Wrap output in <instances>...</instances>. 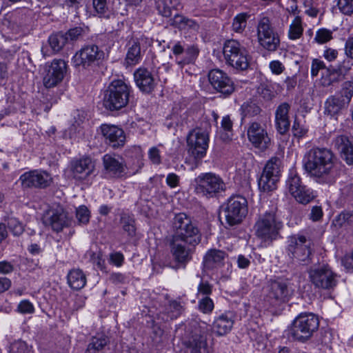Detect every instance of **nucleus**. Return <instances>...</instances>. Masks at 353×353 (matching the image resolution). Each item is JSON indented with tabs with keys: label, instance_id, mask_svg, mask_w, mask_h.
<instances>
[{
	"label": "nucleus",
	"instance_id": "obj_64",
	"mask_svg": "<svg viewBox=\"0 0 353 353\" xmlns=\"http://www.w3.org/2000/svg\"><path fill=\"white\" fill-rule=\"evenodd\" d=\"M109 280L113 284L118 285L125 283L126 282V276L121 273H112L110 274Z\"/></svg>",
	"mask_w": 353,
	"mask_h": 353
},
{
	"label": "nucleus",
	"instance_id": "obj_48",
	"mask_svg": "<svg viewBox=\"0 0 353 353\" xmlns=\"http://www.w3.org/2000/svg\"><path fill=\"white\" fill-rule=\"evenodd\" d=\"M8 228L14 236H19L24 230L22 223L14 217L8 219Z\"/></svg>",
	"mask_w": 353,
	"mask_h": 353
},
{
	"label": "nucleus",
	"instance_id": "obj_58",
	"mask_svg": "<svg viewBox=\"0 0 353 353\" xmlns=\"http://www.w3.org/2000/svg\"><path fill=\"white\" fill-rule=\"evenodd\" d=\"M260 95L266 101L271 100L274 97V92L268 85H261L259 88Z\"/></svg>",
	"mask_w": 353,
	"mask_h": 353
},
{
	"label": "nucleus",
	"instance_id": "obj_30",
	"mask_svg": "<svg viewBox=\"0 0 353 353\" xmlns=\"http://www.w3.org/2000/svg\"><path fill=\"white\" fill-rule=\"evenodd\" d=\"M334 145L339 151L341 158L347 165H353V144L345 135H339L334 139Z\"/></svg>",
	"mask_w": 353,
	"mask_h": 353
},
{
	"label": "nucleus",
	"instance_id": "obj_47",
	"mask_svg": "<svg viewBox=\"0 0 353 353\" xmlns=\"http://www.w3.org/2000/svg\"><path fill=\"white\" fill-rule=\"evenodd\" d=\"M153 342L157 346L162 347L168 342V338L159 327H154Z\"/></svg>",
	"mask_w": 353,
	"mask_h": 353
},
{
	"label": "nucleus",
	"instance_id": "obj_54",
	"mask_svg": "<svg viewBox=\"0 0 353 353\" xmlns=\"http://www.w3.org/2000/svg\"><path fill=\"white\" fill-rule=\"evenodd\" d=\"M90 216V212L85 205L80 206L77 209L76 217L79 223L87 224L89 222Z\"/></svg>",
	"mask_w": 353,
	"mask_h": 353
},
{
	"label": "nucleus",
	"instance_id": "obj_20",
	"mask_svg": "<svg viewBox=\"0 0 353 353\" xmlns=\"http://www.w3.org/2000/svg\"><path fill=\"white\" fill-rule=\"evenodd\" d=\"M100 129L105 143L110 147L116 149L124 146L126 137L123 129L110 124H102Z\"/></svg>",
	"mask_w": 353,
	"mask_h": 353
},
{
	"label": "nucleus",
	"instance_id": "obj_29",
	"mask_svg": "<svg viewBox=\"0 0 353 353\" xmlns=\"http://www.w3.org/2000/svg\"><path fill=\"white\" fill-rule=\"evenodd\" d=\"M227 257L228 254L225 252L217 249H210L204 256L203 266L207 270L219 268L224 265Z\"/></svg>",
	"mask_w": 353,
	"mask_h": 353
},
{
	"label": "nucleus",
	"instance_id": "obj_61",
	"mask_svg": "<svg viewBox=\"0 0 353 353\" xmlns=\"http://www.w3.org/2000/svg\"><path fill=\"white\" fill-rule=\"evenodd\" d=\"M148 156L154 164H159L161 161L160 151L157 147H152L150 149Z\"/></svg>",
	"mask_w": 353,
	"mask_h": 353
},
{
	"label": "nucleus",
	"instance_id": "obj_14",
	"mask_svg": "<svg viewBox=\"0 0 353 353\" xmlns=\"http://www.w3.org/2000/svg\"><path fill=\"white\" fill-rule=\"evenodd\" d=\"M208 133L202 129L192 130L188 135L187 143L189 152L196 159H202L208 148Z\"/></svg>",
	"mask_w": 353,
	"mask_h": 353
},
{
	"label": "nucleus",
	"instance_id": "obj_32",
	"mask_svg": "<svg viewBox=\"0 0 353 353\" xmlns=\"http://www.w3.org/2000/svg\"><path fill=\"white\" fill-rule=\"evenodd\" d=\"M109 343L110 339L105 334L94 336L90 339L85 353H99Z\"/></svg>",
	"mask_w": 353,
	"mask_h": 353
},
{
	"label": "nucleus",
	"instance_id": "obj_56",
	"mask_svg": "<svg viewBox=\"0 0 353 353\" xmlns=\"http://www.w3.org/2000/svg\"><path fill=\"white\" fill-rule=\"evenodd\" d=\"M17 311L21 314H32L34 311V307L29 301L23 300L19 303Z\"/></svg>",
	"mask_w": 353,
	"mask_h": 353
},
{
	"label": "nucleus",
	"instance_id": "obj_45",
	"mask_svg": "<svg viewBox=\"0 0 353 353\" xmlns=\"http://www.w3.org/2000/svg\"><path fill=\"white\" fill-rule=\"evenodd\" d=\"M303 34V28L301 26V19L300 17H296L289 30V37L291 39H299Z\"/></svg>",
	"mask_w": 353,
	"mask_h": 353
},
{
	"label": "nucleus",
	"instance_id": "obj_13",
	"mask_svg": "<svg viewBox=\"0 0 353 353\" xmlns=\"http://www.w3.org/2000/svg\"><path fill=\"white\" fill-rule=\"evenodd\" d=\"M67 63L62 59H54L50 65H46L43 83L46 88H51L60 83L67 72Z\"/></svg>",
	"mask_w": 353,
	"mask_h": 353
},
{
	"label": "nucleus",
	"instance_id": "obj_9",
	"mask_svg": "<svg viewBox=\"0 0 353 353\" xmlns=\"http://www.w3.org/2000/svg\"><path fill=\"white\" fill-rule=\"evenodd\" d=\"M281 161L279 157H272L265 164L259 180V188L264 192L274 191L277 188L280 178Z\"/></svg>",
	"mask_w": 353,
	"mask_h": 353
},
{
	"label": "nucleus",
	"instance_id": "obj_44",
	"mask_svg": "<svg viewBox=\"0 0 353 353\" xmlns=\"http://www.w3.org/2000/svg\"><path fill=\"white\" fill-rule=\"evenodd\" d=\"M249 14L245 12L237 14L233 19L232 29L236 32H242L247 24Z\"/></svg>",
	"mask_w": 353,
	"mask_h": 353
},
{
	"label": "nucleus",
	"instance_id": "obj_37",
	"mask_svg": "<svg viewBox=\"0 0 353 353\" xmlns=\"http://www.w3.org/2000/svg\"><path fill=\"white\" fill-rule=\"evenodd\" d=\"M141 59V46L139 42L133 41L129 47L125 57V62L128 65H134Z\"/></svg>",
	"mask_w": 353,
	"mask_h": 353
},
{
	"label": "nucleus",
	"instance_id": "obj_46",
	"mask_svg": "<svg viewBox=\"0 0 353 353\" xmlns=\"http://www.w3.org/2000/svg\"><path fill=\"white\" fill-rule=\"evenodd\" d=\"M242 113L244 117H254L261 112V108L253 102H246L241 105Z\"/></svg>",
	"mask_w": 353,
	"mask_h": 353
},
{
	"label": "nucleus",
	"instance_id": "obj_43",
	"mask_svg": "<svg viewBox=\"0 0 353 353\" xmlns=\"http://www.w3.org/2000/svg\"><path fill=\"white\" fill-rule=\"evenodd\" d=\"M295 199L303 204H306L310 202L314 197L312 192L303 185L299 191L293 196Z\"/></svg>",
	"mask_w": 353,
	"mask_h": 353
},
{
	"label": "nucleus",
	"instance_id": "obj_21",
	"mask_svg": "<svg viewBox=\"0 0 353 353\" xmlns=\"http://www.w3.org/2000/svg\"><path fill=\"white\" fill-rule=\"evenodd\" d=\"M45 225L52 230L59 232L70 224L66 212L62 208H52L46 212L43 218Z\"/></svg>",
	"mask_w": 353,
	"mask_h": 353
},
{
	"label": "nucleus",
	"instance_id": "obj_22",
	"mask_svg": "<svg viewBox=\"0 0 353 353\" xmlns=\"http://www.w3.org/2000/svg\"><path fill=\"white\" fill-rule=\"evenodd\" d=\"M186 243L175 239L170 242L171 253L174 261L181 267L185 268L186 264L192 259L193 249L191 245L187 246Z\"/></svg>",
	"mask_w": 353,
	"mask_h": 353
},
{
	"label": "nucleus",
	"instance_id": "obj_41",
	"mask_svg": "<svg viewBox=\"0 0 353 353\" xmlns=\"http://www.w3.org/2000/svg\"><path fill=\"white\" fill-rule=\"evenodd\" d=\"M260 45L269 51H275L280 44V39L277 33L259 41Z\"/></svg>",
	"mask_w": 353,
	"mask_h": 353
},
{
	"label": "nucleus",
	"instance_id": "obj_6",
	"mask_svg": "<svg viewBox=\"0 0 353 353\" xmlns=\"http://www.w3.org/2000/svg\"><path fill=\"white\" fill-rule=\"evenodd\" d=\"M319 326L318 317L312 313L299 314L290 328V335L296 340L305 341L309 339Z\"/></svg>",
	"mask_w": 353,
	"mask_h": 353
},
{
	"label": "nucleus",
	"instance_id": "obj_35",
	"mask_svg": "<svg viewBox=\"0 0 353 353\" xmlns=\"http://www.w3.org/2000/svg\"><path fill=\"white\" fill-rule=\"evenodd\" d=\"M332 225L336 228H353V210L342 211L333 219Z\"/></svg>",
	"mask_w": 353,
	"mask_h": 353
},
{
	"label": "nucleus",
	"instance_id": "obj_24",
	"mask_svg": "<svg viewBox=\"0 0 353 353\" xmlns=\"http://www.w3.org/2000/svg\"><path fill=\"white\" fill-rule=\"evenodd\" d=\"M94 168V161L90 157L80 159L73 161L71 164L72 176L79 181L85 180L93 173Z\"/></svg>",
	"mask_w": 353,
	"mask_h": 353
},
{
	"label": "nucleus",
	"instance_id": "obj_59",
	"mask_svg": "<svg viewBox=\"0 0 353 353\" xmlns=\"http://www.w3.org/2000/svg\"><path fill=\"white\" fill-rule=\"evenodd\" d=\"M325 65L323 61L318 59H314L312 61L311 65V74L312 77H316L320 70L324 69Z\"/></svg>",
	"mask_w": 353,
	"mask_h": 353
},
{
	"label": "nucleus",
	"instance_id": "obj_26",
	"mask_svg": "<svg viewBox=\"0 0 353 353\" xmlns=\"http://www.w3.org/2000/svg\"><path fill=\"white\" fill-rule=\"evenodd\" d=\"M134 81L141 91L150 93L156 86L155 79L150 71L144 68L137 69L134 74Z\"/></svg>",
	"mask_w": 353,
	"mask_h": 353
},
{
	"label": "nucleus",
	"instance_id": "obj_39",
	"mask_svg": "<svg viewBox=\"0 0 353 353\" xmlns=\"http://www.w3.org/2000/svg\"><path fill=\"white\" fill-rule=\"evenodd\" d=\"M67 42L68 37L62 32L53 34L48 39V43L54 53L59 52Z\"/></svg>",
	"mask_w": 353,
	"mask_h": 353
},
{
	"label": "nucleus",
	"instance_id": "obj_55",
	"mask_svg": "<svg viewBox=\"0 0 353 353\" xmlns=\"http://www.w3.org/2000/svg\"><path fill=\"white\" fill-rule=\"evenodd\" d=\"M199 307L203 313L210 312L214 308V303L211 299L205 296L199 301Z\"/></svg>",
	"mask_w": 353,
	"mask_h": 353
},
{
	"label": "nucleus",
	"instance_id": "obj_18",
	"mask_svg": "<svg viewBox=\"0 0 353 353\" xmlns=\"http://www.w3.org/2000/svg\"><path fill=\"white\" fill-rule=\"evenodd\" d=\"M247 134L252 145L261 151L268 150L271 145L270 137L266 130L259 123H251L248 126Z\"/></svg>",
	"mask_w": 353,
	"mask_h": 353
},
{
	"label": "nucleus",
	"instance_id": "obj_42",
	"mask_svg": "<svg viewBox=\"0 0 353 353\" xmlns=\"http://www.w3.org/2000/svg\"><path fill=\"white\" fill-rule=\"evenodd\" d=\"M341 99L350 105L353 97V81H347L343 83L340 94H338Z\"/></svg>",
	"mask_w": 353,
	"mask_h": 353
},
{
	"label": "nucleus",
	"instance_id": "obj_25",
	"mask_svg": "<svg viewBox=\"0 0 353 353\" xmlns=\"http://www.w3.org/2000/svg\"><path fill=\"white\" fill-rule=\"evenodd\" d=\"M105 170L110 176L121 177L125 171V165L122 157L106 154L103 157Z\"/></svg>",
	"mask_w": 353,
	"mask_h": 353
},
{
	"label": "nucleus",
	"instance_id": "obj_1",
	"mask_svg": "<svg viewBox=\"0 0 353 353\" xmlns=\"http://www.w3.org/2000/svg\"><path fill=\"white\" fill-rule=\"evenodd\" d=\"M303 167L310 177L317 183L334 184L339 176L334 153L325 148H313L305 153Z\"/></svg>",
	"mask_w": 353,
	"mask_h": 353
},
{
	"label": "nucleus",
	"instance_id": "obj_51",
	"mask_svg": "<svg viewBox=\"0 0 353 353\" xmlns=\"http://www.w3.org/2000/svg\"><path fill=\"white\" fill-rule=\"evenodd\" d=\"M156 8L163 17H170L172 15V9L167 0H158L156 2Z\"/></svg>",
	"mask_w": 353,
	"mask_h": 353
},
{
	"label": "nucleus",
	"instance_id": "obj_50",
	"mask_svg": "<svg viewBox=\"0 0 353 353\" xmlns=\"http://www.w3.org/2000/svg\"><path fill=\"white\" fill-rule=\"evenodd\" d=\"M336 5L342 14L347 16L353 14V0H338Z\"/></svg>",
	"mask_w": 353,
	"mask_h": 353
},
{
	"label": "nucleus",
	"instance_id": "obj_38",
	"mask_svg": "<svg viewBox=\"0 0 353 353\" xmlns=\"http://www.w3.org/2000/svg\"><path fill=\"white\" fill-rule=\"evenodd\" d=\"M271 26L270 21L268 17H263L259 22L257 26V37L258 41L265 39L276 34Z\"/></svg>",
	"mask_w": 353,
	"mask_h": 353
},
{
	"label": "nucleus",
	"instance_id": "obj_33",
	"mask_svg": "<svg viewBox=\"0 0 353 353\" xmlns=\"http://www.w3.org/2000/svg\"><path fill=\"white\" fill-rule=\"evenodd\" d=\"M68 283L75 290L82 289L86 284V277L80 269H72L68 274Z\"/></svg>",
	"mask_w": 353,
	"mask_h": 353
},
{
	"label": "nucleus",
	"instance_id": "obj_16",
	"mask_svg": "<svg viewBox=\"0 0 353 353\" xmlns=\"http://www.w3.org/2000/svg\"><path fill=\"white\" fill-rule=\"evenodd\" d=\"M19 181L23 189H44L52 183V177L46 171L33 170L21 174L19 177Z\"/></svg>",
	"mask_w": 353,
	"mask_h": 353
},
{
	"label": "nucleus",
	"instance_id": "obj_11",
	"mask_svg": "<svg viewBox=\"0 0 353 353\" xmlns=\"http://www.w3.org/2000/svg\"><path fill=\"white\" fill-rule=\"evenodd\" d=\"M288 255L296 262H307L311 254L310 241L303 235H292L288 238Z\"/></svg>",
	"mask_w": 353,
	"mask_h": 353
},
{
	"label": "nucleus",
	"instance_id": "obj_27",
	"mask_svg": "<svg viewBox=\"0 0 353 353\" xmlns=\"http://www.w3.org/2000/svg\"><path fill=\"white\" fill-rule=\"evenodd\" d=\"M348 106L349 105L338 94L331 95L324 103V114L331 117L337 118Z\"/></svg>",
	"mask_w": 353,
	"mask_h": 353
},
{
	"label": "nucleus",
	"instance_id": "obj_2",
	"mask_svg": "<svg viewBox=\"0 0 353 353\" xmlns=\"http://www.w3.org/2000/svg\"><path fill=\"white\" fill-rule=\"evenodd\" d=\"M174 234L172 239L185 242L194 247L201 241V234L196 223L185 213L176 214L172 221Z\"/></svg>",
	"mask_w": 353,
	"mask_h": 353
},
{
	"label": "nucleus",
	"instance_id": "obj_57",
	"mask_svg": "<svg viewBox=\"0 0 353 353\" xmlns=\"http://www.w3.org/2000/svg\"><path fill=\"white\" fill-rule=\"evenodd\" d=\"M83 32V30L81 27H75L74 28L70 29L66 33L64 34L68 37V41H75L77 40L81 35Z\"/></svg>",
	"mask_w": 353,
	"mask_h": 353
},
{
	"label": "nucleus",
	"instance_id": "obj_36",
	"mask_svg": "<svg viewBox=\"0 0 353 353\" xmlns=\"http://www.w3.org/2000/svg\"><path fill=\"white\" fill-rule=\"evenodd\" d=\"M183 310L184 307L180 301L171 300L165 306L163 314L166 316V318L163 317V319L164 321L176 319L181 315Z\"/></svg>",
	"mask_w": 353,
	"mask_h": 353
},
{
	"label": "nucleus",
	"instance_id": "obj_62",
	"mask_svg": "<svg viewBox=\"0 0 353 353\" xmlns=\"http://www.w3.org/2000/svg\"><path fill=\"white\" fill-rule=\"evenodd\" d=\"M27 350V345L25 342L18 341L13 343L11 345V352L12 353H24Z\"/></svg>",
	"mask_w": 353,
	"mask_h": 353
},
{
	"label": "nucleus",
	"instance_id": "obj_40",
	"mask_svg": "<svg viewBox=\"0 0 353 353\" xmlns=\"http://www.w3.org/2000/svg\"><path fill=\"white\" fill-rule=\"evenodd\" d=\"M286 186L289 192L292 196H294L297 191H299L303 185H302L301 178L296 173L290 172L286 181Z\"/></svg>",
	"mask_w": 353,
	"mask_h": 353
},
{
	"label": "nucleus",
	"instance_id": "obj_15",
	"mask_svg": "<svg viewBox=\"0 0 353 353\" xmlns=\"http://www.w3.org/2000/svg\"><path fill=\"white\" fill-rule=\"evenodd\" d=\"M292 292L286 282L273 281L268 286L265 301L273 306L279 305L289 301Z\"/></svg>",
	"mask_w": 353,
	"mask_h": 353
},
{
	"label": "nucleus",
	"instance_id": "obj_49",
	"mask_svg": "<svg viewBox=\"0 0 353 353\" xmlns=\"http://www.w3.org/2000/svg\"><path fill=\"white\" fill-rule=\"evenodd\" d=\"M123 225V229L128 233L130 236L135 234L134 220L131 216L123 214L121 219Z\"/></svg>",
	"mask_w": 353,
	"mask_h": 353
},
{
	"label": "nucleus",
	"instance_id": "obj_10",
	"mask_svg": "<svg viewBox=\"0 0 353 353\" xmlns=\"http://www.w3.org/2000/svg\"><path fill=\"white\" fill-rule=\"evenodd\" d=\"M105 59L104 52L94 44L87 45L77 51L72 58L75 67L88 69L99 65Z\"/></svg>",
	"mask_w": 353,
	"mask_h": 353
},
{
	"label": "nucleus",
	"instance_id": "obj_34",
	"mask_svg": "<svg viewBox=\"0 0 353 353\" xmlns=\"http://www.w3.org/2000/svg\"><path fill=\"white\" fill-rule=\"evenodd\" d=\"M233 323L232 319L222 314L214 321L212 329L217 335H225L231 330Z\"/></svg>",
	"mask_w": 353,
	"mask_h": 353
},
{
	"label": "nucleus",
	"instance_id": "obj_60",
	"mask_svg": "<svg viewBox=\"0 0 353 353\" xmlns=\"http://www.w3.org/2000/svg\"><path fill=\"white\" fill-rule=\"evenodd\" d=\"M269 67L272 72L276 75L281 74L285 70L283 64L277 60L271 61Z\"/></svg>",
	"mask_w": 353,
	"mask_h": 353
},
{
	"label": "nucleus",
	"instance_id": "obj_52",
	"mask_svg": "<svg viewBox=\"0 0 353 353\" xmlns=\"http://www.w3.org/2000/svg\"><path fill=\"white\" fill-rule=\"evenodd\" d=\"M92 5L95 12L99 17H105L107 15L108 11L107 0H92Z\"/></svg>",
	"mask_w": 353,
	"mask_h": 353
},
{
	"label": "nucleus",
	"instance_id": "obj_28",
	"mask_svg": "<svg viewBox=\"0 0 353 353\" xmlns=\"http://www.w3.org/2000/svg\"><path fill=\"white\" fill-rule=\"evenodd\" d=\"M290 105L287 102L281 103L275 112V122L278 132L284 134L290 128V120L288 113L290 110Z\"/></svg>",
	"mask_w": 353,
	"mask_h": 353
},
{
	"label": "nucleus",
	"instance_id": "obj_4",
	"mask_svg": "<svg viewBox=\"0 0 353 353\" xmlns=\"http://www.w3.org/2000/svg\"><path fill=\"white\" fill-rule=\"evenodd\" d=\"M282 227L283 223L277 219L276 211L272 210L261 215L254 228L259 238L264 241H272L277 238Z\"/></svg>",
	"mask_w": 353,
	"mask_h": 353
},
{
	"label": "nucleus",
	"instance_id": "obj_63",
	"mask_svg": "<svg viewBox=\"0 0 353 353\" xmlns=\"http://www.w3.org/2000/svg\"><path fill=\"white\" fill-rule=\"evenodd\" d=\"M110 261L114 265H117V267H120L122 265V264L123 263L124 256L121 252H116L110 254Z\"/></svg>",
	"mask_w": 353,
	"mask_h": 353
},
{
	"label": "nucleus",
	"instance_id": "obj_17",
	"mask_svg": "<svg viewBox=\"0 0 353 353\" xmlns=\"http://www.w3.org/2000/svg\"><path fill=\"white\" fill-rule=\"evenodd\" d=\"M208 80L212 88L224 96L230 95L234 90L232 80L223 71L214 69L208 73Z\"/></svg>",
	"mask_w": 353,
	"mask_h": 353
},
{
	"label": "nucleus",
	"instance_id": "obj_23",
	"mask_svg": "<svg viewBox=\"0 0 353 353\" xmlns=\"http://www.w3.org/2000/svg\"><path fill=\"white\" fill-rule=\"evenodd\" d=\"M172 51L176 56H179L184 53L183 58L181 59H176V62L183 68L185 65L194 63L197 59L199 54V49L196 45L188 46L185 49L182 46L180 41L176 43L172 48Z\"/></svg>",
	"mask_w": 353,
	"mask_h": 353
},
{
	"label": "nucleus",
	"instance_id": "obj_8",
	"mask_svg": "<svg viewBox=\"0 0 353 353\" xmlns=\"http://www.w3.org/2000/svg\"><path fill=\"white\" fill-rule=\"evenodd\" d=\"M223 214L230 226L241 223L248 212L247 199L241 195H232L222 205Z\"/></svg>",
	"mask_w": 353,
	"mask_h": 353
},
{
	"label": "nucleus",
	"instance_id": "obj_5",
	"mask_svg": "<svg viewBox=\"0 0 353 353\" xmlns=\"http://www.w3.org/2000/svg\"><path fill=\"white\" fill-rule=\"evenodd\" d=\"M194 183L195 192L207 198H212L226 188L222 178L213 172L200 174Z\"/></svg>",
	"mask_w": 353,
	"mask_h": 353
},
{
	"label": "nucleus",
	"instance_id": "obj_7",
	"mask_svg": "<svg viewBox=\"0 0 353 353\" xmlns=\"http://www.w3.org/2000/svg\"><path fill=\"white\" fill-rule=\"evenodd\" d=\"M225 63L239 70H245L249 67L248 54L246 49L236 40H227L223 48Z\"/></svg>",
	"mask_w": 353,
	"mask_h": 353
},
{
	"label": "nucleus",
	"instance_id": "obj_53",
	"mask_svg": "<svg viewBox=\"0 0 353 353\" xmlns=\"http://www.w3.org/2000/svg\"><path fill=\"white\" fill-rule=\"evenodd\" d=\"M332 39V31L322 28L316 32L314 40L319 43H325Z\"/></svg>",
	"mask_w": 353,
	"mask_h": 353
},
{
	"label": "nucleus",
	"instance_id": "obj_31",
	"mask_svg": "<svg viewBox=\"0 0 353 353\" xmlns=\"http://www.w3.org/2000/svg\"><path fill=\"white\" fill-rule=\"evenodd\" d=\"M350 68L345 65H339L338 67L334 68L330 66L327 68V78H324L322 80L323 86H329L334 82H338L341 80L344 76L348 72Z\"/></svg>",
	"mask_w": 353,
	"mask_h": 353
},
{
	"label": "nucleus",
	"instance_id": "obj_12",
	"mask_svg": "<svg viewBox=\"0 0 353 353\" xmlns=\"http://www.w3.org/2000/svg\"><path fill=\"white\" fill-rule=\"evenodd\" d=\"M312 283L318 288L330 290L336 285V274L327 265L312 267L309 270Z\"/></svg>",
	"mask_w": 353,
	"mask_h": 353
},
{
	"label": "nucleus",
	"instance_id": "obj_3",
	"mask_svg": "<svg viewBox=\"0 0 353 353\" xmlns=\"http://www.w3.org/2000/svg\"><path fill=\"white\" fill-rule=\"evenodd\" d=\"M131 91V87L123 81H112L104 92V106L111 111L125 107L129 103Z\"/></svg>",
	"mask_w": 353,
	"mask_h": 353
},
{
	"label": "nucleus",
	"instance_id": "obj_19",
	"mask_svg": "<svg viewBox=\"0 0 353 353\" xmlns=\"http://www.w3.org/2000/svg\"><path fill=\"white\" fill-rule=\"evenodd\" d=\"M183 344L184 353H210L207 339L197 328L187 335Z\"/></svg>",
	"mask_w": 353,
	"mask_h": 353
}]
</instances>
